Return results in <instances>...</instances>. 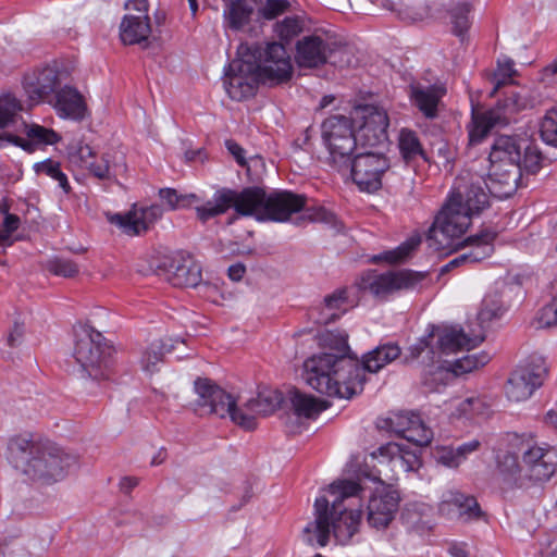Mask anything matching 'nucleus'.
Listing matches in <instances>:
<instances>
[{
	"mask_svg": "<svg viewBox=\"0 0 557 557\" xmlns=\"http://www.w3.org/2000/svg\"><path fill=\"white\" fill-rule=\"evenodd\" d=\"M362 487L352 480H337L315 498L314 520L302 531L304 541L312 546H325L331 535L337 543L347 544L359 531L362 511L352 509Z\"/></svg>",
	"mask_w": 557,
	"mask_h": 557,
	"instance_id": "obj_1",
	"label": "nucleus"
},
{
	"mask_svg": "<svg viewBox=\"0 0 557 557\" xmlns=\"http://www.w3.org/2000/svg\"><path fill=\"white\" fill-rule=\"evenodd\" d=\"M306 202L305 195L289 190L267 194L263 188L257 186L246 187L240 191L220 188L211 200L196 206L195 210L197 218L203 223L224 214L231 208L240 216H253L261 222H286L293 214L301 212Z\"/></svg>",
	"mask_w": 557,
	"mask_h": 557,
	"instance_id": "obj_2",
	"label": "nucleus"
},
{
	"mask_svg": "<svg viewBox=\"0 0 557 557\" xmlns=\"http://www.w3.org/2000/svg\"><path fill=\"white\" fill-rule=\"evenodd\" d=\"M5 458L21 475L40 486L62 481L75 463V457L58 445L34 441L26 434L9 438Z\"/></svg>",
	"mask_w": 557,
	"mask_h": 557,
	"instance_id": "obj_3",
	"label": "nucleus"
},
{
	"mask_svg": "<svg viewBox=\"0 0 557 557\" xmlns=\"http://www.w3.org/2000/svg\"><path fill=\"white\" fill-rule=\"evenodd\" d=\"M302 375L306 383L319 394L346 399L360 393L366 382L358 359L330 352L307 358Z\"/></svg>",
	"mask_w": 557,
	"mask_h": 557,
	"instance_id": "obj_4",
	"label": "nucleus"
},
{
	"mask_svg": "<svg viewBox=\"0 0 557 557\" xmlns=\"http://www.w3.org/2000/svg\"><path fill=\"white\" fill-rule=\"evenodd\" d=\"M484 341L483 335L469 337L462 329L447 325L430 324L425 334L411 345L406 362L421 359V362L438 361L442 355H449L462 349L470 350Z\"/></svg>",
	"mask_w": 557,
	"mask_h": 557,
	"instance_id": "obj_5",
	"label": "nucleus"
},
{
	"mask_svg": "<svg viewBox=\"0 0 557 557\" xmlns=\"http://www.w3.org/2000/svg\"><path fill=\"white\" fill-rule=\"evenodd\" d=\"M508 445L520 455L527 481L547 482L556 473V446L539 441L533 433L510 434Z\"/></svg>",
	"mask_w": 557,
	"mask_h": 557,
	"instance_id": "obj_6",
	"label": "nucleus"
},
{
	"mask_svg": "<svg viewBox=\"0 0 557 557\" xmlns=\"http://www.w3.org/2000/svg\"><path fill=\"white\" fill-rule=\"evenodd\" d=\"M539 102L537 97L525 88L507 92L494 108L481 113H472L473 126L469 131L470 141L480 143L493 127L507 125L513 114L532 109Z\"/></svg>",
	"mask_w": 557,
	"mask_h": 557,
	"instance_id": "obj_7",
	"label": "nucleus"
},
{
	"mask_svg": "<svg viewBox=\"0 0 557 557\" xmlns=\"http://www.w3.org/2000/svg\"><path fill=\"white\" fill-rule=\"evenodd\" d=\"M322 141L329 152V162L337 171L347 170L350 157L358 152L352 119L336 114L321 124Z\"/></svg>",
	"mask_w": 557,
	"mask_h": 557,
	"instance_id": "obj_8",
	"label": "nucleus"
},
{
	"mask_svg": "<svg viewBox=\"0 0 557 557\" xmlns=\"http://www.w3.org/2000/svg\"><path fill=\"white\" fill-rule=\"evenodd\" d=\"M243 51L248 59L249 54L255 55L256 72L261 82L282 84L290 79L293 74L292 59L283 44L273 41L264 47H256L253 49L240 45L238 54H242Z\"/></svg>",
	"mask_w": 557,
	"mask_h": 557,
	"instance_id": "obj_9",
	"label": "nucleus"
},
{
	"mask_svg": "<svg viewBox=\"0 0 557 557\" xmlns=\"http://www.w3.org/2000/svg\"><path fill=\"white\" fill-rule=\"evenodd\" d=\"M424 278V273L406 269L383 273L368 270L361 273L355 285L360 292L369 293L377 299H387L398 292L416 288Z\"/></svg>",
	"mask_w": 557,
	"mask_h": 557,
	"instance_id": "obj_10",
	"label": "nucleus"
},
{
	"mask_svg": "<svg viewBox=\"0 0 557 557\" xmlns=\"http://www.w3.org/2000/svg\"><path fill=\"white\" fill-rule=\"evenodd\" d=\"M471 218L459 201L449 196L429 232L430 246L436 245L437 250L451 249L453 240L466 233L471 224Z\"/></svg>",
	"mask_w": 557,
	"mask_h": 557,
	"instance_id": "obj_11",
	"label": "nucleus"
},
{
	"mask_svg": "<svg viewBox=\"0 0 557 557\" xmlns=\"http://www.w3.org/2000/svg\"><path fill=\"white\" fill-rule=\"evenodd\" d=\"M195 391L198 394V405L208 408L210 413L220 418L230 417L231 420L245 430H253V417L243 413V408L237 407L235 398L221 387L207 379H198L195 382Z\"/></svg>",
	"mask_w": 557,
	"mask_h": 557,
	"instance_id": "obj_12",
	"label": "nucleus"
},
{
	"mask_svg": "<svg viewBox=\"0 0 557 557\" xmlns=\"http://www.w3.org/2000/svg\"><path fill=\"white\" fill-rule=\"evenodd\" d=\"M110 354L111 347L100 332L90 326H82L75 332L73 356L87 376L99 379Z\"/></svg>",
	"mask_w": 557,
	"mask_h": 557,
	"instance_id": "obj_13",
	"label": "nucleus"
},
{
	"mask_svg": "<svg viewBox=\"0 0 557 557\" xmlns=\"http://www.w3.org/2000/svg\"><path fill=\"white\" fill-rule=\"evenodd\" d=\"M352 182L359 190L375 193L382 187V177L391 168L388 158L379 151H358L348 165Z\"/></svg>",
	"mask_w": 557,
	"mask_h": 557,
	"instance_id": "obj_14",
	"label": "nucleus"
},
{
	"mask_svg": "<svg viewBox=\"0 0 557 557\" xmlns=\"http://www.w3.org/2000/svg\"><path fill=\"white\" fill-rule=\"evenodd\" d=\"M255 55L249 59L243 52L228 63L224 76V88L233 100L242 101L252 97L257 90L260 77L256 72Z\"/></svg>",
	"mask_w": 557,
	"mask_h": 557,
	"instance_id": "obj_15",
	"label": "nucleus"
},
{
	"mask_svg": "<svg viewBox=\"0 0 557 557\" xmlns=\"http://www.w3.org/2000/svg\"><path fill=\"white\" fill-rule=\"evenodd\" d=\"M355 114L362 120V124L356 132L358 151H369L368 149L377 148L387 143L389 120L383 108L370 104L358 107L355 109Z\"/></svg>",
	"mask_w": 557,
	"mask_h": 557,
	"instance_id": "obj_16",
	"label": "nucleus"
},
{
	"mask_svg": "<svg viewBox=\"0 0 557 557\" xmlns=\"http://www.w3.org/2000/svg\"><path fill=\"white\" fill-rule=\"evenodd\" d=\"M546 374L547 368L544 359L541 357L533 358L530 362L510 373L505 384L506 397L515 403L529 399L534 391L542 385Z\"/></svg>",
	"mask_w": 557,
	"mask_h": 557,
	"instance_id": "obj_17",
	"label": "nucleus"
},
{
	"mask_svg": "<svg viewBox=\"0 0 557 557\" xmlns=\"http://www.w3.org/2000/svg\"><path fill=\"white\" fill-rule=\"evenodd\" d=\"M339 45L325 34H312L299 39L295 47V62L301 69H317L326 64Z\"/></svg>",
	"mask_w": 557,
	"mask_h": 557,
	"instance_id": "obj_18",
	"label": "nucleus"
},
{
	"mask_svg": "<svg viewBox=\"0 0 557 557\" xmlns=\"http://www.w3.org/2000/svg\"><path fill=\"white\" fill-rule=\"evenodd\" d=\"M471 216L481 213L490 206V195L485 181L479 175H459L449 195Z\"/></svg>",
	"mask_w": 557,
	"mask_h": 557,
	"instance_id": "obj_19",
	"label": "nucleus"
},
{
	"mask_svg": "<svg viewBox=\"0 0 557 557\" xmlns=\"http://www.w3.org/2000/svg\"><path fill=\"white\" fill-rule=\"evenodd\" d=\"M164 209L160 205L138 208L136 205L125 213L107 212L109 223L119 227L128 236H138L146 233L163 215Z\"/></svg>",
	"mask_w": 557,
	"mask_h": 557,
	"instance_id": "obj_20",
	"label": "nucleus"
},
{
	"mask_svg": "<svg viewBox=\"0 0 557 557\" xmlns=\"http://www.w3.org/2000/svg\"><path fill=\"white\" fill-rule=\"evenodd\" d=\"M495 238L496 233L490 230H484L476 235L468 237L466 243L468 246H470L471 249L468 252H463L444 264L440 270V274L443 275L459 268H471L474 264L491 257L494 252Z\"/></svg>",
	"mask_w": 557,
	"mask_h": 557,
	"instance_id": "obj_21",
	"label": "nucleus"
},
{
	"mask_svg": "<svg viewBox=\"0 0 557 557\" xmlns=\"http://www.w3.org/2000/svg\"><path fill=\"white\" fill-rule=\"evenodd\" d=\"M60 85L59 73L51 66L34 69L23 77V88L32 101H48Z\"/></svg>",
	"mask_w": 557,
	"mask_h": 557,
	"instance_id": "obj_22",
	"label": "nucleus"
},
{
	"mask_svg": "<svg viewBox=\"0 0 557 557\" xmlns=\"http://www.w3.org/2000/svg\"><path fill=\"white\" fill-rule=\"evenodd\" d=\"M159 271V275L174 287H196L201 282V269L191 258L168 259Z\"/></svg>",
	"mask_w": 557,
	"mask_h": 557,
	"instance_id": "obj_23",
	"label": "nucleus"
},
{
	"mask_svg": "<svg viewBox=\"0 0 557 557\" xmlns=\"http://www.w3.org/2000/svg\"><path fill=\"white\" fill-rule=\"evenodd\" d=\"M399 494L396 491L382 488L376 491L368 504V522L375 529L386 528L395 517L399 507Z\"/></svg>",
	"mask_w": 557,
	"mask_h": 557,
	"instance_id": "obj_24",
	"label": "nucleus"
},
{
	"mask_svg": "<svg viewBox=\"0 0 557 557\" xmlns=\"http://www.w3.org/2000/svg\"><path fill=\"white\" fill-rule=\"evenodd\" d=\"M492 162H503L511 166L507 171L505 183L508 185L506 194H511L517 188V182L520 178V169L518 162L520 161V148L517 140L510 136H499L496 138L490 154Z\"/></svg>",
	"mask_w": 557,
	"mask_h": 557,
	"instance_id": "obj_25",
	"label": "nucleus"
},
{
	"mask_svg": "<svg viewBox=\"0 0 557 557\" xmlns=\"http://www.w3.org/2000/svg\"><path fill=\"white\" fill-rule=\"evenodd\" d=\"M440 512L448 519L468 521L479 518L481 510L475 498L466 496L457 491L443 494L438 505Z\"/></svg>",
	"mask_w": 557,
	"mask_h": 557,
	"instance_id": "obj_26",
	"label": "nucleus"
},
{
	"mask_svg": "<svg viewBox=\"0 0 557 557\" xmlns=\"http://www.w3.org/2000/svg\"><path fill=\"white\" fill-rule=\"evenodd\" d=\"M371 457L377 459L381 465H392L393 470L400 469L405 472L417 471L421 466L417 453L393 442L380 446Z\"/></svg>",
	"mask_w": 557,
	"mask_h": 557,
	"instance_id": "obj_27",
	"label": "nucleus"
},
{
	"mask_svg": "<svg viewBox=\"0 0 557 557\" xmlns=\"http://www.w3.org/2000/svg\"><path fill=\"white\" fill-rule=\"evenodd\" d=\"M25 138L8 135L5 140L22 147L26 151H34L38 147L54 145L61 140V136L52 128L41 126L37 123H24Z\"/></svg>",
	"mask_w": 557,
	"mask_h": 557,
	"instance_id": "obj_28",
	"label": "nucleus"
},
{
	"mask_svg": "<svg viewBox=\"0 0 557 557\" xmlns=\"http://www.w3.org/2000/svg\"><path fill=\"white\" fill-rule=\"evenodd\" d=\"M50 100L61 117L82 120L85 116L86 104L83 96L73 87L64 86Z\"/></svg>",
	"mask_w": 557,
	"mask_h": 557,
	"instance_id": "obj_29",
	"label": "nucleus"
},
{
	"mask_svg": "<svg viewBox=\"0 0 557 557\" xmlns=\"http://www.w3.org/2000/svg\"><path fill=\"white\" fill-rule=\"evenodd\" d=\"M445 94L446 89L441 85H412L410 87L411 101L428 119L436 117L438 103Z\"/></svg>",
	"mask_w": 557,
	"mask_h": 557,
	"instance_id": "obj_30",
	"label": "nucleus"
},
{
	"mask_svg": "<svg viewBox=\"0 0 557 557\" xmlns=\"http://www.w3.org/2000/svg\"><path fill=\"white\" fill-rule=\"evenodd\" d=\"M347 288H339L325 296L323 306L321 308L311 309L310 317L314 319L318 324H329L338 319L347 310Z\"/></svg>",
	"mask_w": 557,
	"mask_h": 557,
	"instance_id": "obj_31",
	"label": "nucleus"
},
{
	"mask_svg": "<svg viewBox=\"0 0 557 557\" xmlns=\"http://www.w3.org/2000/svg\"><path fill=\"white\" fill-rule=\"evenodd\" d=\"M400 348L397 344L386 343L375 347L362 357L360 363L361 374L364 372L376 373L386 364L400 356Z\"/></svg>",
	"mask_w": 557,
	"mask_h": 557,
	"instance_id": "obj_32",
	"label": "nucleus"
},
{
	"mask_svg": "<svg viewBox=\"0 0 557 557\" xmlns=\"http://www.w3.org/2000/svg\"><path fill=\"white\" fill-rule=\"evenodd\" d=\"M151 33L149 16L127 14L120 24V37L125 45L147 41Z\"/></svg>",
	"mask_w": 557,
	"mask_h": 557,
	"instance_id": "obj_33",
	"label": "nucleus"
},
{
	"mask_svg": "<svg viewBox=\"0 0 557 557\" xmlns=\"http://www.w3.org/2000/svg\"><path fill=\"white\" fill-rule=\"evenodd\" d=\"M103 166H96L95 177L102 181L117 182L127 172L125 156L119 151H107L101 156Z\"/></svg>",
	"mask_w": 557,
	"mask_h": 557,
	"instance_id": "obj_34",
	"label": "nucleus"
},
{
	"mask_svg": "<svg viewBox=\"0 0 557 557\" xmlns=\"http://www.w3.org/2000/svg\"><path fill=\"white\" fill-rule=\"evenodd\" d=\"M520 455L509 446V450L498 457L497 467L504 480L511 482L518 487L525 485V472L522 462H519Z\"/></svg>",
	"mask_w": 557,
	"mask_h": 557,
	"instance_id": "obj_35",
	"label": "nucleus"
},
{
	"mask_svg": "<svg viewBox=\"0 0 557 557\" xmlns=\"http://www.w3.org/2000/svg\"><path fill=\"white\" fill-rule=\"evenodd\" d=\"M281 397L276 392H261L256 398L249 399L242 408L243 413H250L253 417V429L257 426L256 418L269 416L278 407Z\"/></svg>",
	"mask_w": 557,
	"mask_h": 557,
	"instance_id": "obj_36",
	"label": "nucleus"
},
{
	"mask_svg": "<svg viewBox=\"0 0 557 557\" xmlns=\"http://www.w3.org/2000/svg\"><path fill=\"white\" fill-rule=\"evenodd\" d=\"M294 412L299 418L315 419L326 409L325 403L312 395L294 391L290 395Z\"/></svg>",
	"mask_w": 557,
	"mask_h": 557,
	"instance_id": "obj_37",
	"label": "nucleus"
},
{
	"mask_svg": "<svg viewBox=\"0 0 557 557\" xmlns=\"http://www.w3.org/2000/svg\"><path fill=\"white\" fill-rule=\"evenodd\" d=\"M420 237H410L404 243H401L398 247L391 250H385L381 253L373 255L370 258V262L372 263H387V264H396L405 262L411 253L418 248L420 245Z\"/></svg>",
	"mask_w": 557,
	"mask_h": 557,
	"instance_id": "obj_38",
	"label": "nucleus"
},
{
	"mask_svg": "<svg viewBox=\"0 0 557 557\" xmlns=\"http://www.w3.org/2000/svg\"><path fill=\"white\" fill-rule=\"evenodd\" d=\"M398 148L406 163L414 162L421 158L426 160L425 152L416 132L403 128L398 135Z\"/></svg>",
	"mask_w": 557,
	"mask_h": 557,
	"instance_id": "obj_39",
	"label": "nucleus"
},
{
	"mask_svg": "<svg viewBox=\"0 0 557 557\" xmlns=\"http://www.w3.org/2000/svg\"><path fill=\"white\" fill-rule=\"evenodd\" d=\"M174 348L173 344H166L162 341L151 343L140 357V367L147 374H153L159 370V364L163 362L165 352H170Z\"/></svg>",
	"mask_w": 557,
	"mask_h": 557,
	"instance_id": "obj_40",
	"label": "nucleus"
},
{
	"mask_svg": "<svg viewBox=\"0 0 557 557\" xmlns=\"http://www.w3.org/2000/svg\"><path fill=\"white\" fill-rule=\"evenodd\" d=\"M430 367V370L425 371L422 376V387L425 393H441L446 385L448 380L451 377V372L442 366L433 363L422 362Z\"/></svg>",
	"mask_w": 557,
	"mask_h": 557,
	"instance_id": "obj_41",
	"label": "nucleus"
},
{
	"mask_svg": "<svg viewBox=\"0 0 557 557\" xmlns=\"http://www.w3.org/2000/svg\"><path fill=\"white\" fill-rule=\"evenodd\" d=\"M158 196L165 210L169 211L190 208L200 202V198L196 194H180L176 189L170 187L160 188Z\"/></svg>",
	"mask_w": 557,
	"mask_h": 557,
	"instance_id": "obj_42",
	"label": "nucleus"
},
{
	"mask_svg": "<svg viewBox=\"0 0 557 557\" xmlns=\"http://www.w3.org/2000/svg\"><path fill=\"white\" fill-rule=\"evenodd\" d=\"M305 29V20L297 15L286 16L277 21L273 26L275 36L281 40V44H290L298 37Z\"/></svg>",
	"mask_w": 557,
	"mask_h": 557,
	"instance_id": "obj_43",
	"label": "nucleus"
},
{
	"mask_svg": "<svg viewBox=\"0 0 557 557\" xmlns=\"http://www.w3.org/2000/svg\"><path fill=\"white\" fill-rule=\"evenodd\" d=\"M490 360L491 357L485 351L467 354L451 364V373L454 375H462L472 372L487 364Z\"/></svg>",
	"mask_w": 557,
	"mask_h": 557,
	"instance_id": "obj_44",
	"label": "nucleus"
},
{
	"mask_svg": "<svg viewBox=\"0 0 557 557\" xmlns=\"http://www.w3.org/2000/svg\"><path fill=\"white\" fill-rule=\"evenodd\" d=\"M515 63L510 59L498 60L497 69L492 75V83L494 87L491 96H494L503 86L511 84L512 77L516 75Z\"/></svg>",
	"mask_w": 557,
	"mask_h": 557,
	"instance_id": "obj_45",
	"label": "nucleus"
},
{
	"mask_svg": "<svg viewBox=\"0 0 557 557\" xmlns=\"http://www.w3.org/2000/svg\"><path fill=\"white\" fill-rule=\"evenodd\" d=\"M35 169L37 173L46 174L47 176L58 182L59 187L65 194L70 193L71 186L67 176L65 175V173L61 171L59 162L48 159L42 162L36 163Z\"/></svg>",
	"mask_w": 557,
	"mask_h": 557,
	"instance_id": "obj_46",
	"label": "nucleus"
},
{
	"mask_svg": "<svg viewBox=\"0 0 557 557\" xmlns=\"http://www.w3.org/2000/svg\"><path fill=\"white\" fill-rule=\"evenodd\" d=\"M504 312L503 305L499 299L485 297L482 307L478 313V320L481 326L488 325L493 320L498 319Z\"/></svg>",
	"mask_w": 557,
	"mask_h": 557,
	"instance_id": "obj_47",
	"label": "nucleus"
},
{
	"mask_svg": "<svg viewBox=\"0 0 557 557\" xmlns=\"http://www.w3.org/2000/svg\"><path fill=\"white\" fill-rule=\"evenodd\" d=\"M540 135L544 143L557 147V109L546 112L540 125Z\"/></svg>",
	"mask_w": 557,
	"mask_h": 557,
	"instance_id": "obj_48",
	"label": "nucleus"
},
{
	"mask_svg": "<svg viewBox=\"0 0 557 557\" xmlns=\"http://www.w3.org/2000/svg\"><path fill=\"white\" fill-rule=\"evenodd\" d=\"M69 160L72 164L77 165L82 169H87L88 163L95 159V152L91 147L87 144L76 143L69 147Z\"/></svg>",
	"mask_w": 557,
	"mask_h": 557,
	"instance_id": "obj_49",
	"label": "nucleus"
},
{
	"mask_svg": "<svg viewBox=\"0 0 557 557\" xmlns=\"http://www.w3.org/2000/svg\"><path fill=\"white\" fill-rule=\"evenodd\" d=\"M22 110L20 101L11 95L0 98V128L13 123L17 113Z\"/></svg>",
	"mask_w": 557,
	"mask_h": 557,
	"instance_id": "obj_50",
	"label": "nucleus"
},
{
	"mask_svg": "<svg viewBox=\"0 0 557 557\" xmlns=\"http://www.w3.org/2000/svg\"><path fill=\"white\" fill-rule=\"evenodd\" d=\"M46 268L53 275L62 277H73L79 271L74 261L65 258H53L47 262Z\"/></svg>",
	"mask_w": 557,
	"mask_h": 557,
	"instance_id": "obj_51",
	"label": "nucleus"
},
{
	"mask_svg": "<svg viewBox=\"0 0 557 557\" xmlns=\"http://www.w3.org/2000/svg\"><path fill=\"white\" fill-rule=\"evenodd\" d=\"M404 438L417 446H426L433 438V432L424 424L420 418L413 422V426L409 430L408 434H406Z\"/></svg>",
	"mask_w": 557,
	"mask_h": 557,
	"instance_id": "obj_52",
	"label": "nucleus"
},
{
	"mask_svg": "<svg viewBox=\"0 0 557 557\" xmlns=\"http://www.w3.org/2000/svg\"><path fill=\"white\" fill-rule=\"evenodd\" d=\"M0 210L2 211V208L0 207ZM3 221L0 225V247H8L13 244V233L20 226V218L15 214L9 213L5 210Z\"/></svg>",
	"mask_w": 557,
	"mask_h": 557,
	"instance_id": "obj_53",
	"label": "nucleus"
},
{
	"mask_svg": "<svg viewBox=\"0 0 557 557\" xmlns=\"http://www.w3.org/2000/svg\"><path fill=\"white\" fill-rule=\"evenodd\" d=\"M420 418L421 417L414 412L397 413L391 419L392 430L401 437H405L413 426V422Z\"/></svg>",
	"mask_w": 557,
	"mask_h": 557,
	"instance_id": "obj_54",
	"label": "nucleus"
},
{
	"mask_svg": "<svg viewBox=\"0 0 557 557\" xmlns=\"http://www.w3.org/2000/svg\"><path fill=\"white\" fill-rule=\"evenodd\" d=\"M432 152L443 161L445 169H451L455 160V149L443 138L436 139L432 144Z\"/></svg>",
	"mask_w": 557,
	"mask_h": 557,
	"instance_id": "obj_55",
	"label": "nucleus"
},
{
	"mask_svg": "<svg viewBox=\"0 0 557 557\" xmlns=\"http://www.w3.org/2000/svg\"><path fill=\"white\" fill-rule=\"evenodd\" d=\"M469 7L461 4L451 11V23L454 25V33L457 36H462L469 28Z\"/></svg>",
	"mask_w": 557,
	"mask_h": 557,
	"instance_id": "obj_56",
	"label": "nucleus"
},
{
	"mask_svg": "<svg viewBox=\"0 0 557 557\" xmlns=\"http://www.w3.org/2000/svg\"><path fill=\"white\" fill-rule=\"evenodd\" d=\"M434 458L437 463L448 468H457L460 465L456 448L450 446L437 447L434 453Z\"/></svg>",
	"mask_w": 557,
	"mask_h": 557,
	"instance_id": "obj_57",
	"label": "nucleus"
},
{
	"mask_svg": "<svg viewBox=\"0 0 557 557\" xmlns=\"http://www.w3.org/2000/svg\"><path fill=\"white\" fill-rule=\"evenodd\" d=\"M289 8L287 0H267L262 8V16L265 20H273L286 12Z\"/></svg>",
	"mask_w": 557,
	"mask_h": 557,
	"instance_id": "obj_58",
	"label": "nucleus"
},
{
	"mask_svg": "<svg viewBox=\"0 0 557 557\" xmlns=\"http://www.w3.org/2000/svg\"><path fill=\"white\" fill-rule=\"evenodd\" d=\"M539 321L541 325L547 327L557 325V296L540 310Z\"/></svg>",
	"mask_w": 557,
	"mask_h": 557,
	"instance_id": "obj_59",
	"label": "nucleus"
},
{
	"mask_svg": "<svg viewBox=\"0 0 557 557\" xmlns=\"http://www.w3.org/2000/svg\"><path fill=\"white\" fill-rule=\"evenodd\" d=\"M480 446L481 443L478 440H472L456 447L460 465L468 458L469 455L476 451Z\"/></svg>",
	"mask_w": 557,
	"mask_h": 557,
	"instance_id": "obj_60",
	"label": "nucleus"
},
{
	"mask_svg": "<svg viewBox=\"0 0 557 557\" xmlns=\"http://www.w3.org/2000/svg\"><path fill=\"white\" fill-rule=\"evenodd\" d=\"M124 9L128 11H136L138 16H148V1L147 0H127Z\"/></svg>",
	"mask_w": 557,
	"mask_h": 557,
	"instance_id": "obj_61",
	"label": "nucleus"
},
{
	"mask_svg": "<svg viewBox=\"0 0 557 557\" xmlns=\"http://www.w3.org/2000/svg\"><path fill=\"white\" fill-rule=\"evenodd\" d=\"M24 335V326L23 324L15 323L13 329L10 331L7 343L10 347H15L20 344L22 337Z\"/></svg>",
	"mask_w": 557,
	"mask_h": 557,
	"instance_id": "obj_62",
	"label": "nucleus"
},
{
	"mask_svg": "<svg viewBox=\"0 0 557 557\" xmlns=\"http://www.w3.org/2000/svg\"><path fill=\"white\" fill-rule=\"evenodd\" d=\"M226 147H227L230 153L235 158L237 163L239 165H245L246 162H245L244 149L233 140H227Z\"/></svg>",
	"mask_w": 557,
	"mask_h": 557,
	"instance_id": "obj_63",
	"label": "nucleus"
},
{
	"mask_svg": "<svg viewBox=\"0 0 557 557\" xmlns=\"http://www.w3.org/2000/svg\"><path fill=\"white\" fill-rule=\"evenodd\" d=\"M245 273L246 267L240 262L230 265L227 270L228 277L235 282L240 281Z\"/></svg>",
	"mask_w": 557,
	"mask_h": 557,
	"instance_id": "obj_64",
	"label": "nucleus"
}]
</instances>
